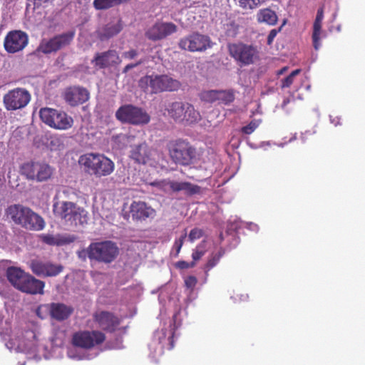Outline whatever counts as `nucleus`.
<instances>
[{
	"mask_svg": "<svg viewBox=\"0 0 365 365\" xmlns=\"http://www.w3.org/2000/svg\"><path fill=\"white\" fill-rule=\"evenodd\" d=\"M300 69H296L293 71L287 77L282 80V87L287 88L289 87L294 82V78L297 75L300 73Z\"/></svg>",
	"mask_w": 365,
	"mask_h": 365,
	"instance_id": "obj_42",
	"label": "nucleus"
},
{
	"mask_svg": "<svg viewBox=\"0 0 365 365\" xmlns=\"http://www.w3.org/2000/svg\"><path fill=\"white\" fill-rule=\"evenodd\" d=\"M86 254V251L83 250V251L78 252V256H79V257H85Z\"/></svg>",
	"mask_w": 365,
	"mask_h": 365,
	"instance_id": "obj_60",
	"label": "nucleus"
},
{
	"mask_svg": "<svg viewBox=\"0 0 365 365\" xmlns=\"http://www.w3.org/2000/svg\"><path fill=\"white\" fill-rule=\"evenodd\" d=\"M176 31V26L173 23L160 22L153 25L148 31L147 36L153 40L163 38Z\"/></svg>",
	"mask_w": 365,
	"mask_h": 365,
	"instance_id": "obj_20",
	"label": "nucleus"
},
{
	"mask_svg": "<svg viewBox=\"0 0 365 365\" xmlns=\"http://www.w3.org/2000/svg\"><path fill=\"white\" fill-rule=\"evenodd\" d=\"M52 173L53 170L48 165L37 163L32 180H36L37 182L46 181L51 178Z\"/></svg>",
	"mask_w": 365,
	"mask_h": 365,
	"instance_id": "obj_30",
	"label": "nucleus"
},
{
	"mask_svg": "<svg viewBox=\"0 0 365 365\" xmlns=\"http://www.w3.org/2000/svg\"><path fill=\"white\" fill-rule=\"evenodd\" d=\"M151 185L157 187L163 192L170 191L179 192L183 191L185 194L192 195L200 192V187L187 182H176L168 180L161 181H155Z\"/></svg>",
	"mask_w": 365,
	"mask_h": 365,
	"instance_id": "obj_15",
	"label": "nucleus"
},
{
	"mask_svg": "<svg viewBox=\"0 0 365 365\" xmlns=\"http://www.w3.org/2000/svg\"><path fill=\"white\" fill-rule=\"evenodd\" d=\"M29 274L20 268L11 267L8 270V280L17 289L21 290Z\"/></svg>",
	"mask_w": 365,
	"mask_h": 365,
	"instance_id": "obj_24",
	"label": "nucleus"
},
{
	"mask_svg": "<svg viewBox=\"0 0 365 365\" xmlns=\"http://www.w3.org/2000/svg\"><path fill=\"white\" fill-rule=\"evenodd\" d=\"M286 24V21L284 20L282 26L279 29V30L277 29H272L269 32L268 36H267V43L271 44L272 41H274V38L276 37L278 31L281 30V28Z\"/></svg>",
	"mask_w": 365,
	"mask_h": 365,
	"instance_id": "obj_51",
	"label": "nucleus"
},
{
	"mask_svg": "<svg viewBox=\"0 0 365 365\" xmlns=\"http://www.w3.org/2000/svg\"><path fill=\"white\" fill-rule=\"evenodd\" d=\"M194 149L187 144L180 142L172 144L170 147V155L172 159L181 165H188L194 158Z\"/></svg>",
	"mask_w": 365,
	"mask_h": 365,
	"instance_id": "obj_16",
	"label": "nucleus"
},
{
	"mask_svg": "<svg viewBox=\"0 0 365 365\" xmlns=\"http://www.w3.org/2000/svg\"><path fill=\"white\" fill-rule=\"evenodd\" d=\"M186 236H187V233H186V232H185L180 236V237H179L178 239H177L175 240V244H174V248L176 250V255H178L179 252H180L181 247L183 245V242H184V240L185 239Z\"/></svg>",
	"mask_w": 365,
	"mask_h": 365,
	"instance_id": "obj_49",
	"label": "nucleus"
},
{
	"mask_svg": "<svg viewBox=\"0 0 365 365\" xmlns=\"http://www.w3.org/2000/svg\"><path fill=\"white\" fill-rule=\"evenodd\" d=\"M39 116L42 122L56 130H68L73 124V119L66 113L51 108H41Z\"/></svg>",
	"mask_w": 365,
	"mask_h": 365,
	"instance_id": "obj_6",
	"label": "nucleus"
},
{
	"mask_svg": "<svg viewBox=\"0 0 365 365\" xmlns=\"http://www.w3.org/2000/svg\"><path fill=\"white\" fill-rule=\"evenodd\" d=\"M32 272L39 277H53L58 274L63 267L60 264L41 260H32L30 264Z\"/></svg>",
	"mask_w": 365,
	"mask_h": 365,
	"instance_id": "obj_19",
	"label": "nucleus"
},
{
	"mask_svg": "<svg viewBox=\"0 0 365 365\" xmlns=\"http://www.w3.org/2000/svg\"><path fill=\"white\" fill-rule=\"evenodd\" d=\"M43 288L44 283L42 281L29 274L20 291L31 294H43Z\"/></svg>",
	"mask_w": 365,
	"mask_h": 365,
	"instance_id": "obj_26",
	"label": "nucleus"
},
{
	"mask_svg": "<svg viewBox=\"0 0 365 365\" xmlns=\"http://www.w3.org/2000/svg\"><path fill=\"white\" fill-rule=\"evenodd\" d=\"M10 267L7 262H0V281H3L6 276L8 277V270Z\"/></svg>",
	"mask_w": 365,
	"mask_h": 365,
	"instance_id": "obj_47",
	"label": "nucleus"
},
{
	"mask_svg": "<svg viewBox=\"0 0 365 365\" xmlns=\"http://www.w3.org/2000/svg\"><path fill=\"white\" fill-rule=\"evenodd\" d=\"M195 265V262L193 261L190 263L185 261H180L176 264L177 267L180 269H187L193 267Z\"/></svg>",
	"mask_w": 365,
	"mask_h": 365,
	"instance_id": "obj_52",
	"label": "nucleus"
},
{
	"mask_svg": "<svg viewBox=\"0 0 365 365\" xmlns=\"http://www.w3.org/2000/svg\"><path fill=\"white\" fill-rule=\"evenodd\" d=\"M53 212L65 225L71 227L83 225L88 220V212L83 207L73 202L59 200L57 196L53 199Z\"/></svg>",
	"mask_w": 365,
	"mask_h": 365,
	"instance_id": "obj_2",
	"label": "nucleus"
},
{
	"mask_svg": "<svg viewBox=\"0 0 365 365\" xmlns=\"http://www.w3.org/2000/svg\"><path fill=\"white\" fill-rule=\"evenodd\" d=\"M183 113V122L192 123L200 119V113L196 110L192 105L188 103H185V109Z\"/></svg>",
	"mask_w": 365,
	"mask_h": 365,
	"instance_id": "obj_33",
	"label": "nucleus"
},
{
	"mask_svg": "<svg viewBox=\"0 0 365 365\" xmlns=\"http://www.w3.org/2000/svg\"><path fill=\"white\" fill-rule=\"evenodd\" d=\"M74 37V33L69 31L51 39H43L39 44L37 51L43 53H50L68 45Z\"/></svg>",
	"mask_w": 365,
	"mask_h": 365,
	"instance_id": "obj_14",
	"label": "nucleus"
},
{
	"mask_svg": "<svg viewBox=\"0 0 365 365\" xmlns=\"http://www.w3.org/2000/svg\"><path fill=\"white\" fill-rule=\"evenodd\" d=\"M26 12H27V15H29V9H27Z\"/></svg>",
	"mask_w": 365,
	"mask_h": 365,
	"instance_id": "obj_64",
	"label": "nucleus"
},
{
	"mask_svg": "<svg viewBox=\"0 0 365 365\" xmlns=\"http://www.w3.org/2000/svg\"><path fill=\"white\" fill-rule=\"evenodd\" d=\"M257 19L259 23H264L273 26L276 24L278 18L274 11L269 9H263L257 12Z\"/></svg>",
	"mask_w": 365,
	"mask_h": 365,
	"instance_id": "obj_32",
	"label": "nucleus"
},
{
	"mask_svg": "<svg viewBox=\"0 0 365 365\" xmlns=\"http://www.w3.org/2000/svg\"><path fill=\"white\" fill-rule=\"evenodd\" d=\"M79 163L91 175L101 178L110 175L115 168L114 163L99 153H86L81 156Z\"/></svg>",
	"mask_w": 365,
	"mask_h": 365,
	"instance_id": "obj_4",
	"label": "nucleus"
},
{
	"mask_svg": "<svg viewBox=\"0 0 365 365\" xmlns=\"http://www.w3.org/2000/svg\"><path fill=\"white\" fill-rule=\"evenodd\" d=\"M73 312L71 306L63 303H51V317L57 321L68 319Z\"/></svg>",
	"mask_w": 365,
	"mask_h": 365,
	"instance_id": "obj_25",
	"label": "nucleus"
},
{
	"mask_svg": "<svg viewBox=\"0 0 365 365\" xmlns=\"http://www.w3.org/2000/svg\"><path fill=\"white\" fill-rule=\"evenodd\" d=\"M248 298L247 294H242L240 297V301H245Z\"/></svg>",
	"mask_w": 365,
	"mask_h": 365,
	"instance_id": "obj_59",
	"label": "nucleus"
},
{
	"mask_svg": "<svg viewBox=\"0 0 365 365\" xmlns=\"http://www.w3.org/2000/svg\"><path fill=\"white\" fill-rule=\"evenodd\" d=\"M30 93L24 88H16L9 91L4 97V103L9 110L24 108L30 101Z\"/></svg>",
	"mask_w": 365,
	"mask_h": 365,
	"instance_id": "obj_13",
	"label": "nucleus"
},
{
	"mask_svg": "<svg viewBox=\"0 0 365 365\" xmlns=\"http://www.w3.org/2000/svg\"><path fill=\"white\" fill-rule=\"evenodd\" d=\"M36 162H27L20 167V173L27 179L32 180L34 177Z\"/></svg>",
	"mask_w": 365,
	"mask_h": 365,
	"instance_id": "obj_34",
	"label": "nucleus"
},
{
	"mask_svg": "<svg viewBox=\"0 0 365 365\" xmlns=\"http://www.w3.org/2000/svg\"><path fill=\"white\" fill-rule=\"evenodd\" d=\"M120 30H121V27H120V24H116L113 26H109L106 29V35L108 37H110V36L119 33Z\"/></svg>",
	"mask_w": 365,
	"mask_h": 365,
	"instance_id": "obj_48",
	"label": "nucleus"
},
{
	"mask_svg": "<svg viewBox=\"0 0 365 365\" xmlns=\"http://www.w3.org/2000/svg\"><path fill=\"white\" fill-rule=\"evenodd\" d=\"M104 340V334L98 331H78L75 333L72 337L73 343L88 351L103 343Z\"/></svg>",
	"mask_w": 365,
	"mask_h": 365,
	"instance_id": "obj_10",
	"label": "nucleus"
},
{
	"mask_svg": "<svg viewBox=\"0 0 365 365\" xmlns=\"http://www.w3.org/2000/svg\"><path fill=\"white\" fill-rule=\"evenodd\" d=\"M130 157L139 164L147 165L155 168L165 166L161 153L155 150L149 148L145 143L133 147L130 150Z\"/></svg>",
	"mask_w": 365,
	"mask_h": 365,
	"instance_id": "obj_7",
	"label": "nucleus"
},
{
	"mask_svg": "<svg viewBox=\"0 0 365 365\" xmlns=\"http://www.w3.org/2000/svg\"><path fill=\"white\" fill-rule=\"evenodd\" d=\"M137 55L136 51L134 50L129 51L124 53V56L127 58H133Z\"/></svg>",
	"mask_w": 365,
	"mask_h": 365,
	"instance_id": "obj_54",
	"label": "nucleus"
},
{
	"mask_svg": "<svg viewBox=\"0 0 365 365\" xmlns=\"http://www.w3.org/2000/svg\"><path fill=\"white\" fill-rule=\"evenodd\" d=\"M223 253L224 252L222 251H219L217 253H212L205 266L206 271L210 270L218 263L220 259L223 255Z\"/></svg>",
	"mask_w": 365,
	"mask_h": 365,
	"instance_id": "obj_39",
	"label": "nucleus"
},
{
	"mask_svg": "<svg viewBox=\"0 0 365 365\" xmlns=\"http://www.w3.org/2000/svg\"><path fill=\"white\" fill-rule=\"evenodd\" d=\"M217 102L219 103L229 104L234 101V93L231 91H218Z\"/></svg>",
	"mask_w": 365,
	"mask_h": 365,
	"instance_id": "obj_36",
	"label": "nucleus"
},
{
	"mask_svg": "<svg viewBox=\"0 0 365 365\" xmlns=\"http://www.w3.org/2000/svg\"><path fill=\"white\" fill-rule=\"evenodd\" d=\"M134 66H135V65H134V64H128V65H127V66L125 67V68H124V71H125V72H126V71H128L129 69H130V68H133Z\"/></svg>",
	"mask_w": 365,
	"mask_h": 365,
	"instance_id": "obj_58",
	"label": "nucleus"
},
{
	"mask_svg": "<svg viewBox=\"0 0 365 365\" xmlns=\"http://www.w3.org/2000/svg\"><path fill=\"white\" fill-rule=\"evenodd\" d=\"M322 31V21H314L313 26V31Z\"/></svg>",
	"mask_w": 365,
	"mask_h": 365,
	"instance_id": "obj_53",
	"label": "nucleus"
},
{
	"mask_svg": "<svg viewBox=\"0 0 365 365\" xmlns=\"http://www.w3.org/2000/svg\"><path fill=\"white\" fill-rule=\"evenodd\" d=\"M113 138L115 143L118 145V147L119 148H121L123 146L126 145V144L128 143V138L125 134L117 135L116 136H114Z\"/></svg>",
	"mask_w": 365,
	"mask_h": 365,
	"instance_id": "obj_45",
	"label": "nucleus"
},
{
	"mask_svg": "<svg viewBox=\"0 0 365 365\" xmlns=\"http://www.w3.org/2000/svg\"><path fill=\"white\" fill-rule=\"evenodd\" d=\"M97 355L98 352L93 353L81 349L79 345H76L72 341L71 345L67 348V356L76 361L92 359Z\"/></svg>",
	"mask_w": 365,
	"mask_h": 365,
	"instance_id": "obj_22",
	"label": "nucleus"
},
{
	"mask_svg": "<svg viewBox=\"0 0 365 365\" xmlns=\"http://www.w3.org/2000/svg\"><path fill=\"white\" fill-rule=\"evenodd\" d=\"M179 46L184 50L191 52H200L210 48L212 43L207 36L199 33H193L182 38Z\"/></svg>",
	"mask_w": 365,
	"mask_h": 365,
	"instance_id": "obj_12",
	"label": "nucleus"
},
{
	"mask_svg": "<svg viewBox=\"0 0 365 365\" xmlns=\"http://www.w3.org/2000/svg\"><path fill=\"white\" fill-rule=\"evenodd\" d=\"M6 217L15 224L31 230H42L45 227L43 219L30 208L21 205H13L6 210Z\"/></svg>",
	"mask_w": 365,
	"mask_h": 365,
	"instance_id": "obj_3",
	"label": "nucleus"
},
{
	"mask_svg": "<svg viewBox=\"0 0 365 365\" xmlns=\"http://www.w3.org/2000/svg\"><path fill=\"white\" fill-rule=\"evenodd\" d=\"M287 69V67H284L282 69L279 71L278 74H282Z\"/></svg>",
	"mask_w": 365,
	"mask_h": 365,
	"instance_id": "obj_61",
	"label": "nucleus"
},
{
	"mask_svg": "<svg viewBox=\"0 0 365 365\" xmlns=\"http://www.w3.org/2000/svg\"><path fill=\"white\" fill-rule=\"evenodd\" d=\"M28 43V36L21 31L9 32L4 40V47L11 53L23 50Z\"/></svg>",
	"mask_w": 365,
	"mask_h": 365,
	"instance_id": "obj_18",
	"label": "nucleus"
},
{
	"mask_svg": "<svg viewBox=\"0 0 365 365\" xmlns=\"http://www.w3.org/2000/svg\"><path fill=\"white\" fill-rule=\"evenodd\" d=\"M218 91L210 90L202 91L200 98L202 101L207 103H214L217 101Z\"/></svg>",
	"mask_w": 365,
	"mask_h": 365,
	"instance_id": "obj_38",
	"label": "nucleus"
},
{
	"mask_svg": "<svg viewBox=\"0 0 365 365\" xmlns=\"http://www.w3.org/2000/svg\"><path fill=\"white\" fill-rule=\"evenodd\" d=\"M235 223L236 224V225L235 227H231V229L237 230L241 227H245L247 229H249L252 231H254V232H257L259 230L258 225L255 223H252V222H238L237 221V222H235Z\"/></svg>",
	"mask_w": 365,
	"mask_h": 365,
	"instance_id": "obj_43",
	"label": "nucleus"
},
{
	"mask_svg": "<svg viewBox=\"0 0 365 365\" xmlns=\"http://www.w3.org/2000/svg\"><path fill=\"white\" fill-rule=\"evenodd\" d=\"M203 235V231L200 228H194L192 229L189 235L188 239L191 242H193L194 241L200 239Z\"/></svg>",
	"mask_w": 365,
	"mask_h": 365,
	"instance_id": "obj_46",
	"label": "nucleus"
},
{
	"mask_svg": "<svg viewBox=\"0 0 365 365\" xmlns=\"http://www.w3.org/2000/svg\"><path fill=\"white\" fill-rule=\"evenodd\" d=\"M139 86L145 91L157 93L165 91H175L180 86V82L169 75H150L143 77Z\"/></svg>",
	"mask_w": 365,
	"mask_h": 365,
	"instance_id": "obj_5",
	"label": "nucleus"
},
{
	"mask_svg": "<svg viewBox=\"0 0 365 365\" xmlns=\"http://www.w3.org/2000/svg\"><path fill=\"white\" fill-rule=\"evenodd\" d=\"M6 346L11 351L22 352L30 358L48 359L58 358L62 356V349L53 346L51 341L44 339L41 327L37 324H30L27 329L5 339Z\"/></svg>",
	"mask_w": 365,
	"mask_h": 365,
	"instance_id": "obj_1",
	"label": "nucleus"
},
{
	"mask_svg": "<svg viewBox=\"0 0 365 365\" xmlns=\"http://www.w3.org/2000/svg\"><path fill=\"white\" fill-rule=\"evenodd\" d=\"M174 332L171 324H170L168 327H163L156 331L154 334V340L158 341V347H153L150 345V349L153 354V357L155 358L157 356H160L163 354V349H171L174 346L173 341Z\"/></svg>",
	"mask_w": 365,
	"mask_h": 365,
	"instance_id": "obj_11",
	"label": "nucleus"
},
{
	"mask_svg": "<svg viewBox=\"0 0 365 365\" xmlns=\"http://www.w3.org/2000/svg\"><path fill=\"white\" fill-rule=\"evenodd\" d=\"M261 123V120H253L247 125L244 126L242 130L245 134H251Z\"/></svg>",
	"mask_w": 365,
	"mask_h": 365,
	"instance_id": "obj_41",
	"label": "nucleus"
},
{
	"mask_svg": "<svg viewBox=\"0 0 365 365\" xmlns=\"http://www.w3.org/2000/svg\"><path fill=\"white\" fill-rule=\"evenodd\" d=\"M231 56L243 64H250L257 58L256 48L244 44H232L229 46Z\"/></svg>",
	"mask_w": 365,
	"mask_h": 365,
	"instance_id": "obj_17",
	"label": "nucleus"
},
{
	"mask_svg": "<svg viewBox=\"0 0 365 365\" xmlns=\"http://www.w3.org/2000/svg\"><path fill=\"white\" fill-rule=\"evenodd\" d=\"M88 98L89 93L88 91L80 87L70 88L65 93L66 102L72 106L83 103Z\"/></svg>",
	"mask_w": 365,
	"mask_h": 365,
	"instance_id": "obj_21",
	"label": "nucleus"
},
{
	"mask_svg": "<svg viewBox=\"0 0 365 365\" xmlns=\"http://www.w3.org/2000/svg\"><path fill=\"white\" fill-rule=\"evenodd\" d=\"M207 250V243L205 240L201 242L196 248L193 250L192 258L195 262L201 259Z\"/></svg>",
	"mask_w": 365,
	"mask_h": 365,
	"instance_id": "obj_35",
	"label": "nucleus"
},
{
	"mask_svg": "<svg viewBox=\"0 0 365 365\" xmlns=\"http://www.w3.org/2000/svg\"><path fill=\"white\" fill-rule=\"evenodd\" d=\"M53 0H34V4L36 6H39L43 3L51 2Z\"/></svg>",
	"mask_w": 365,
	"mask_h": 365,
	"instance_id": "obj_56",
	"label": "nucleus"
},
{
	"mask_svg": "<svg viewBox=\"0 0 365 365\" xmlns=\"http://www.w3.org/2000/svg\"><path fill=\"white\" fill-rule=\"evenodd\" d=\"M36 315L41 319H45L48 315L51 317V304H41L36 311Z\"/></svg>",
	"mask_w": 365,
	"mask_h": 365,
	"instance_id": "obj_40",
	"label": "nucleus"
},
{
	"mask_svg": "<svg viewBox=\"0 0 365 365\" xmlns=\"http://www.w3.org/2000/svg\"><path fill=\"white\" fill-rule=\"evenodd\" d=\"M322 31H313L312 34V40H313V46L315 50H319L321 47V40L324 36L322 35Z\"/></svg>",
	"mask_w": 365,
	"mask_h": 365,
	"instance_id": "obj_44",
	"label": "nucleus"
},
{
	"mask_svg": "<svg viewBox=\"0 0 365 365\" xmlns=\"http://www.w3.org/2000/svg\"><path fill=\"white\" fill-rule=\"evenodd\" d=\"M264 145H270V143H269V142L262 143V146H263Z\"/></svg>",
	"mask_w": 365,
	"mask_h": 365,
	"instance_id": "obj_63",
	"label": "nucleus"
},
{
	"mask_svg": "<svg viewBox=\"0 0 365 365\" xmlns=\"http://www.w3.org/2000/svg\"><path fill=\"white\" fill-rule=\"evenodd\" d=\"M330 120H331V123L334 124L335 125L339 124V119L338 117H335L334 118H333L332 116H330Z\"/></svg>",
	"mask_w": 365,
	"mask_h": 365,
	"instance_id": "obj_57",
	"label": "nucleus"
},
{
	"mask_svg": "<svg viewBox=\"0 0 365 365\" xmlns=\"http://www.w3.org/2000/svg\"><path fill=\"white\" fill-rule=\"evenodd\" d=\"M323 18H324L323 10H322V9H320L317 11V14L315 20H317V21L322 22Z\"/></svg>",
	"mask_w": 365,
	"mask_h": 365,
	"instance_id": "obj_55",
	"label": "nucleus"
},
{
	"mask_svg": "<svg viewBox=\"0 0 365 365\" xmlns=\"http://www.w3.org/2000/svg\"><path fill=\"white\" fill-rule=\"evenodd\" d=\"M116 118L121 123H128L133 125H145L149 123L150 115L140 108L124 105L120 106L115 113Z\"/></svg>",
	"mask_w": 365,
	"mask_h": 365,
	"instance_id": "obj_8",
	"label": "nucleus"
},
{
	"mask_svg": "<svg viewBox=\"0 0 365 365\" xmlns=\"http://www.w3.org/2000/svg\"><path fill=\"white\" fill-rule=\"evenodd\" d=\"M11 170H9V171L8 172L7 177H8V178H9V179H10V178H11Z\"/></svg>",
	"mask_w": 365,
	"mask_h": 365,
	"instance_id": "obj_62",
	"label": "nucleus"
},
{
	"mask_svg": "<svg viewBox=\"0 0 365 365\" xmlns=\"http://www.w3.org/2000/svg\"><path fill=\"white\" fill-rule=\"evenodd\" d=\"M185 103L183 102H174L168 105L167 108L168 115L175 121L183 122Z\"/></svg>",
	"mask_w": 365,
	"mask_h": 365,
	"instance_id": "obj_31",
	"label": "nucleus"
},
{
	"mask_svg": "<svg viewBox=\"0 0 365 365\" xmlns=\"http://www.w3.org/2000/svg\"><path fill=\"white\" fill-rule=\"evenodd\" d=\"M95 319L99 327L103 329L111 330L118 324L117 319L113 314L106 312L96 313Z\"/></svg>",
	"mask_w": 365,
	"mask_h": 365,
	"instance_id": "obj_29",
	"label": "nucleus"
},
{
	"mask_svg": "<svg viewBox=\"0 0 365 365\" xmlns=\"http://www.w3.org/2000/svg\"><path fill=\"white\" fill-rule=\"evenodd\" d=\"M132 217L137 220H143L153 217L155 210L143 202H133L130 205Z\"/></svg>",
	"mask_w": 365,
	"mask_h": 365,
	"instance_id": "obj_23",
	"label": "nucleus"
},
{
	"mask_svg": "<svg viewBox=\"0 0 365 365\" xmlns=\"http://www.w3.org/2000/svg\"><path fill=\"white\" fill-rule=\"evenodd\" d=\"M237 4L243 9H254L266 0H235Z\"/></svg>",
	"mask_w": 365,
	"mask_h": 365,
	"instance_id": "obj_37",
	"label": "nucleus"
},
{
	"mask_svg": "<svg viewBox=\"0 0 365 365\" xmlns=\"http://www.w3.org/2000/svg\"><path fill=\"white\" fill-rule=\"evenodd\" d=\"M43 242L48 245L62 246L69 244L74 240V237L67 235H46L43 234L40 236Z\"/></svg>",
	"mask_w": 365,
	"mask_h": 365,
	"instance_id": "obj_27",
	"label": "nucleus"
},
{
	"mask_svg": "<svg viewBox=\"0 0 365 365\" xmlns=\"http://www.w3.org/2000/svg\"><path fill=\"white\" fill-rule=\"evenodd\" d=\"M119 61L118 55L115 51H109L99 54L94 59L96 66L100 68L118 64Z\"/></svg>",
	"mask_w": 365,
	"mask_h": 365,
	"instance_id": "obj_28",
	"label": "nucleus"
},
{
	"mask_svg": "<svg viewBox=\"0 0 365 365\" xmlns=\"http://www.w3.org/2000/svg\"><path fill=\"white\" fill-rule=\"evenodd\" d=\"M87 252L90 259L108 263L117 257L118 248L115 243L105 241L92 243Z\"/></svg>",
	"mask_w": 365,
	"mask_h": 365,
	"instance_id": "obj_9",
	"label": "nucleus"
},
{
	"mask_svg": "<svg viewBox=\"0 0 365 365\" xmlns=\"http://www.w3.org/2000/svg\"><path fill=\"white\" fill-rule=\"evenodd\" d=\"M197 278L194 276H188L185 279V284L187 288L192 290L197 284Z\"/></svg>",
	"mask_w": 365,
	"mask_h": 365,
	"instance_id": "obj_50",
	"label": "nucleus"
}]
</instances>
